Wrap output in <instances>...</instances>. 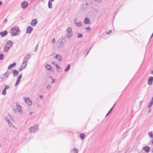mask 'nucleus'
<instances>
[{"instance_id": "obj_24", "label": "nucleus", "mask_w": 153, "mask_h": 153, "mask_svg": "<svg viewBox=\"0 0 153 153\" xmlns=\"http://www.w3.org/2000/svg\"><path fill=\"white\" fill-rule=\"evenodd\" d=\"M48 7L50 9L52 8V5L51 2H50V1H48Z\"/></svg>"}, {"instance_id": "obj_7", "label": "nucleus", "mask_w": 153, "mask_h": 153, "mask_svg": "<svg viewBox=\"0 0 153 153\" xmlns=\"http://www.w3.org/2000/svg\"><path fill=\"white\" fill-rule=\"evenodd\" d=\"M16 110L21 115H23V111L22 109V108L21 106L18 105L16 104Z\"/></svg>"}, {"instance_id": "obj_63", "label": "nucleus", "mask_w": 153, "mask_h": 153, "mask_svg": "<svg viewBox=\"0 0 153 153\" xmlns=\"http://www.w3.org/2000/svg\"><path fill=\"white\" fill-rule=\"evenodd\" d=\"M150 112V111L149 110V112Z\"/></svg>"}, {"instance_id": "obj_57", "label": "nucleus", "mask_w": 153, "mask_h": 153, "mask_svg": "<svg viewBox=\"0 0 153 153\" xmlns=\"http://www.w3.org/2000/svg\"><path fill=\"white\" fill-rule=\"evenodd\" d=\"M39 97H40L41 98H42V95H40L39 96Z\"/></svg>"}, {"instance_id": "obj_32", "label": "nucleus", "mask_w": 153, "mask_h": 153, "mask_svg": "<svg viewBox=\"0 0 153 153\" xmlns=\"http://www.w3.org/2000/svg\"><path fill=\"white\" fill-rule=\"evenodd\" d=\"M4 57V55L3 54H0V60H1L3 59Z\"/></svg>"}, {"instance_id": "obj_39", "label": "nucleus", "mask_w": 153, "mask_h": 153, "mask_svg": "<svg viewBox=\"0 0 153 153\" xmlns=\"http://www.w3.org/2000/svg\"><path fill=\"white\" fill-rule=\"evenodd\" d=\"M24 68H23V67L22 66H21L19 68V70L20 71H21L22 70H23Z\"/></svg>"}, {"instance_id": "obj_14", "label": "nucleus", "mask_w": 153, "mask_h": 153, "mask_svg": "<svg viewBox=\"0 0 153 153\" xmlns=\"http://www.w3.org/2000/svg\"><path fill=\"white\" fill-rule=\"evenodd\" d=\"M76 19H75L74 20V23L75 25L78 27H80L82 26V23L81 22H77L76 21Z\"/></svg>"}, {"instance_id": "obj_13", "label": "nucleus", "mask_w": 153, "mask_h": 153, "mask_svg": "<svg viewBox=\"0 0 153 153\" xmlns=\"http://www.w3.org/2000/svg\"><path fill=\"white\" fill-rule=\"evenodd\" d=\"M59 44V46L60 47H63L64 45V43L62 39H60L58 41Z\"/></svg>"}, {"instance_id": "obj_51", "label": "nucleus", "mask_w": 153, "mask_h": 153, "mask_svg": "<svg viewBox=\"0 0 153 153\" xmlns=\"http://www.w3.org/2000/svg\"><path fill=\"white\" fill-rule=\"evenodd\" d=\"M110 112L108 111V113L106 114V117L108 115L110 114Z\"/></svg>"}, {"instance_id": "obj_31", "label": "nucleus", "mask_w": 153, "mask_h": 153, "mask_svg": "<svg viewBox=\"0 0 153 153\" xmlns=\"http://www.w3.org/2000/svg\"><path fill=\"white\" fill-rule=\"evenodd\" d=\"M22 77V74H21L19 75V76L18 77L17 79L19 80L20 81V79Z\"/></svg>"}, {"instance_id": "obj_52", "label": "nucleus", "mask_w": 153, "mask_h": 153, "mask_svg": "<svg viewBox=\"0 0 153 153\" xmlns=\"http://www.w3.org/2000/svg\"><path fill=\"white\" fill-rule=\"evenodd\" d=\"M33 113H33V112L32 111V112H30V113L29 114H30V115H31L32 114H33Z\"/></svg>"}, {"instance_id": "obj_12", "label": "nucleus", "mask_w": 153, "mask_h": 153, "mask_svg": "<svg viewBox=\"0 0 153 153\" xmlns=\"http://www.w3.org/2000/svg\"><path fill=\"white\" fill-rule=\"evenodd\" d=\"M33 29V28L30 26H28L26 30V33H30L32 32Z\"/></svg>"}, {"instance_id": "obj_2", "label": "nucleus", "mask_w": 153, "mask_h": 153, "mask_svg": "<svg viewBox=\"0 0 153 153\" xmlns=\"http://www.w3.org/2000/svg\"><path fill=\"white\" fill-rule=\"evenodd\" d=\"M12 46V42L11 41H8L7 42L6 45L4 46V51L7 52Z\"/></svg>"}, {"instance_id": "obj_50", "label": "nucleus", "mask_w": 153, "mask_h": 153, "mask_svg": "<svg viewBox=\"0 0 153 153\" xmlns=\"http://www.w3.org/2000/svg\"><path fill=\"white\" fill-rule=\"evenodd\" d=\"M115 105V104L110 109V110H113V108L114 107Z\"/></svg>"}, {"instance_id": "obj_9", "label": "nucleus", "mask_w": 153, "mask_h": 153, "mask_svg": "<svg viewBox=\"0 0 153 153\" xmlns=\"http://www.w3.org/2000/svg\"><path fill=\"white\" fill-rule=\"evenodd\" d=\"M28 5V3L26 1H24L21 4V5L22 8L24 9L26 8Z\"/></svg>"}, {"instance_id": "obj_6", "label": "nucleus", "mask_w": 153, "mask_h": 153, "mask_svg": "<svg viewBox=\"0 0 153 153\" xmlns=\"http://www.w3.org/2000/svg\"><path fill=\"white\" fill-rule=\"evenodd\" d=\"M23 99L27 105L30 106L31 105L32 101L29 98L24 97Z\"/></svg>"}, {"instance_id": "obj_16", "label": "nucleus", "mask_w": 153, "mask_h": 153, "mask_svg": "<svg viewBox=\"0 0 153 153\" xmlns=\"http://www.w3.org/2000/svg\"><path fill=\"white\" fill-rule=\"evenodd\" d=\"M45 68L46 70H51V71H53V68H51V66L50 65L48 64H47L45 66Z\"/></svg>"}, {"instance_id": "obj_19", "label": "nucleus", "mask_w": 153, "mask_h": 153, "mask_svg": "<svg viewBox=\"0 0 153 153\" xmlns=\"http://www.w3.org/2000/svg\"><path fill=\"white\" fill-rule=\"evenodd\" d=\"M143 149L146 152V153H148L150 151V147L148 146H146L144 147L143 148Z\"/></svg>"}, {"instance_id": "obj_20", "label": "nucleus", "mask_w": 153, "mask_h": 153, "mask_svg": "<svg viewBox=\"0 0 153 153\" xmlns=\"http://www.w3.org/2000/svg\"><path fill=\"white\" fill-rule=\"evenodd\" d=\"M16 62H14L12 64H10L8 67V69H10L12 68L13 67L16 66Z\"/></svg>"}, {"instance_id": "obj_58", "label": "nucleus", "mask_w": 153, "mask_h": 153, "mask_svg": "<svg viewBox=\"0 0 153 153\" xmlns=\"http://www.w3.org/2000/svg\"><path fill=\"white\" fill-rule=\"evenodd\" d=\"M54 0H49V1H50V2H52Z\"/></svg>"}, {"instance_id": "obj_8", "label": "nucleus", "mask_w": 153, "mask_h": 153, "mask_svg": "<svg viewBox=\"0 0 153 153\" xmlns=\"http://www.w3.org/2000/svg\"><path fill=\"white\" fill-rule=\"evenodd\" d=\"M12 72V71L7 70L6 72L2 74L1 78L4 79V78L7 77Z\"/></svg>"}, {"instance_id": "obj_44", "label": "nucleus", "mask_w": 153, "mask_h": 153, "mask_svg": "<svg viewBox=\"0 0 153 153\" xmlns=\"http://www.w3.org/2000/svg\"><path fill=\"white\" fill-rule=\"evenodd\" d=\"M111 32V30H109L108 32H106V33L108 34H110Z\"/></svg>"}, {"instance_id": "obj_22", "label": "nucleus", "mask_w": 153, "mask_h": 153, "mask_svg": "<svg viewBox=\"0 0 153 153\" xmlns=\"http://www.w3.org/2000/svg\"><path fill=\"white\" fill-rule=\"evenodd\" d=\"M77 149L75 148L71 151V153H77Z\"/></svg>"}, {"instance_id": "obj_43", "label": "nucleus", "mask_w": 153, "mask_h": 153, "mask_svg": "<svg viewBox=\"0 0 153 153\" xmlns=\"http://www.w3.org/2000/svg\"><path fill=\"white\" fill-rule=\"evenodd\" d=\"M152 104H151V103H149V104L148 105V108H150L151 107V106H152Z\"/></svg>"}, {"instance_id": "obj_40", "label": "nucleus", "mask_w": 153, "mask_h": 153, "mask_svg": "<svg viewBox=\"0 0 153 153\" xmlns=\"http://www.w3.org/2000/svg\"><path fill=\"white\" fill-rule=\"evenodd\" d=\"M85 28L87 30H89L91 29V28L90 27L88 26L87 27H86Z\"/></svg>"}, {"instance_id": "obj_41", "label": "nucleus", "mask_w": 153, "mask_h": 153, "mask_svg": "<svg viewBox=\"0 0 153 153\" xmlns=\"http://www.w3.org/2000/svg\"><path fill=\"white\" fill-rule=\"evenodd\" d=\"M150 103H151V104L153 105V97H152V100Z\"/></svg>"}, {"instance_id": "obj_4", "label": "nucleus", "mask_w": 153, "mask_h": 153, "mask_svg": "<svg viewBox=\"0 0 153 153\" xmlns=\"http://www.w3.org/2000/svg\"><path fill=\"white\" fill-rule=\"evenodd\" d=\"M4 120L8 123L9 126L14 128V126L12 122L9 120V118L7 116H5L4 118Z\"/></svg>"}, {"instance_id": "obj_11", "label": "nucleus", "mask_w": 153, "mask_h": 153, "mask_svg": "<svg viewBox=\"0 0 153 153\" xmlns=\"http://www.w3.org/2000/svg\"><path fill=\"white\" fill-rule=\"evenodd\" d=\"M153 81V77L150 76L148 78V84L149 85H151Z\"/></svg>"}, {"instance_id": "obj_35", "label": "nucleus", "mask_w": 153, "mask_h": 153, "mask_svg": "<svg viewBox=\"0 0 153 153\" xmlns=\"http://www.w3.org/2000/svg\"><path fill=\"white\" fill-rule=\"evenodd\" d=\"M82 36H83L82 35L81 33L79 34H78V38H81L82 37Z\"/></svg>"}, {"instance_id": "obj_60", "label": "nucleus", "mask_w": 153, "mask_h": 153, "mask_svg": "<svg viewBox=\"0 0 153 153\" xmlns=\"http://www.w3.org/2000/svg\"><path fill=\"white\" fill-rule=\"evenodd\" d=\"M152 143H153V138L152 140Z\"/></svg>"}, {"instance_id": "obj_33", "label": "nucleus", "mask_w": 153, "mask_h": 153, "mask_svg": "<svg viewBox=\"0 0 153 153\" xmlns=\"http://www.w3.org/2000/svg\"><path fill=\"white\" fill-rule=\"evenodd\" d=\"M95 2L98 3H101L102 2V0H94Z\"/></svg>"}, {"instance_id": "obj_10", "label": "nucleus", "mask_w": 153, "mask_h": 153, "mask_svg": "<svg viewBox=\"0 0 153 153\" xmlns=\"http://www.w3.org/2000/svg\"><path fill=\"white\" fill-rule=\"evenodd\" d=\"M38 21L36 19H33L30 23V25L33 26H35L37 24Z\"/></svg>"}, {"instance_id": "obj_42", "label": "nucleus", "mask_w": 153, "mask_h": 153, "mask_svg": "<svg viewBox=\"0 0 153 153\" xmlns=\"http://www.w3.org/2000/svg\"><path fill=\"white\" fill-rule=\"evenodd\" d=\"M47 88L48 89H51V86L50 85H48L47 86Z\"/></svg>"}, {"instance_id": "obj_53", "label": "nucleus", "mask_w": 153, "mask_h": 153, "mask_svg": "<svg viewBox=\"0 0 153 153\" xmlns=\"http://www.w3.org/2000/svg\"><path fill=\"white\" fill-rule=\"evenodd\" d=\"M153 36V34L152 33V35H151V36L150 37V39L152 38V37Z\"/></svg>"}, {"instance_id": "obj_61", "label": "nucleus", "mask_w": 153, "mask_h": 153, "mask_svg": "<svg viewBox=\"0 0 153 153\" xmlns=\"http://www.w3.org/2000/svg\"><path fill=\"white\" fill-rule=\"evenodd\" d=\"M112 111V110H110L109 111V112H110L111 113V111Z\"/></svg>"}, {"instance_id": "obj_5", "label": "nucleus", "mask_w": 153, "mask_h": 153, "mask_svg": "<svg viewBox=\"0 0 153 153\" xmlns=\"http://www.w3.org/2000/svg\"><path fill=\"white\" fill-rule=\"evenodd\" d=\"M38 127L36 124L34 125L33 126L30 127L29 129V131L30 132H33L37 130Z\"/></svg>"}, {"instance_id": "obj_18", "label": "nucleus", "mask_w": 153, "mask_h": 153, "mask_svg": "<svg viewBox=\"0 0 153 153\" xmlns=\"http://www.w3.org/2000/svg\"><path fill=\"white\" fill-rule=\"evenodd\" d=\"M7 33V31L5 30L2 32H1L0 33V35H1L2 37H4L6 36Z\"/></svg>"}, {"instance_id": "obj_34", "label": "nucleus", "mask_w": 153, "mask_h": 153, "mask_svg": "<svg viewBox=\"0 0 153 153\" xmlns=\"http://www.w3.org/2000/svg\"><path fill=\"white\" fill-rule=\"evenodd\" d=\"M20 82V81L19 80L17 79L16 82L15 84V86H16Z\"/></svg>"}, {"instance_id": "obj_21", "label": "nucleus", "mask_w": 153, "mask_h": 153, "mask_svg": "<svg viewBox=\"0 0 153 153\" xmlns=\"http://www.w3.org/2000/svg\"><path fill=\"white\" fill-rule=\"evenodd\" d=\"M84 23L86 24H89L90 23V21L88 18H85L84 20Z\"/></svg>"}, {"instance_id": "obj_46", "label": "nucleus", "mask_w": 153, "mask_h": 153, "mask_svg": "<svg viewBox=\"0 0 153 153\" xmlns=\"http://www.w3.org/2000/svg\"><path fill=\"white\" fill-rule=\"evenodd\" d=\"M7 21V19H4V21L3 22V23L6 22Z\"/></svg>"}, {"instance_id": "obj_25", "label": "nucleus", "mask_w": 153, "mask_h": 153, "mask_svg": "<svg viewBox=\"0 0 153 153\" xmlns=\"http://www.w3.org/2000/svg\"><path fill=\"white\" fill-rule=\"evenodd\" d=\"M70 68V64L68 65L67 66H66V68L65 69V72L68 71L69 70Z\"/></svg>"}, {"instance_id": "obj_27", "label": "nucleus", "mask_w": 153, "mask_h": 153, "mask_svg": "<svg viewBox=\"0 0 153 153\" xmlns=\"http://www.w3.org/2000/svg\"><path fill=\"white\" fill-rule=\"evenodd\" d=\"M85 135L84 134L82 133L80 134V136L82 140H83L85 137Z\"/></svg>"}, {"instance_id": "obj_36", "label": "nucleus", "mask_w": 153, "mask_h": 153, "mask_svg": "<svg viewBox=\"0 0 153 153\" xmlns=\"http://www.w3.org/2000/svg\"><path fill=\"white\" fill-rule=\"evenodd\" d=\"M9 88V87L8 85H6L4 87V89L6 90V89H8Z\"/></svg>"}, {"instance_id": "obj_29", "label": "nucleus", "mask_w": 153, "mask_h": 153, "mask_svg": "<svg viewBox=\"0 0 153 153\" xmlns=\"http://www.w3.org/2000/svg\"><path fill=\"white\" fill-rule=\"evenodd\" d=\"M57 59L59 61H61L62 60V57L59 54Z\"/></svg>"}, {"instance_id": "obj_56", "label": "nucleus", "mask_w": 153, "mask_h": 153, "mask_svg": "<svg viewBox=\"0 0 153 153\" xmlns=\"http://www.w3.org/2000/svg\"><path fill=\"white\" fill-rule=\"evenodd\" d=\"M2 3L1 1H0V6L2 4Z\"/></svg>"}, {"instance_id": "obj_30", "label": "nucleus", "mask_w": 153, "mask_h": 153, "mask_svg": "<svg viewBox=\"0 0 153 153\" xmlns=\"http://www.w3.org/2000/svg\"><path fill=\"white\" fill-rule=\"evenodd\" d=\"M6 94V90L4 89L3 90L2 92V94L3 95H5Z\"/></svg>"}, {"instance_id": "obj_38", "label": "nucleus", "mask_w": 153, "mask_h": 153, "mask_svg": "<svg viewBox=\"0 0 153 153\" xmlns=\"http://www.w3.org/2000/svg\"><path fill=\"white\" fill-rule=\"evenodd\" d=\"M56 67L57 70H58L60 68V67L59 66V65H56Z\"/></svg>"}, {"instance_id": "obj_48", "label": "nucleus", "mask_w": 153, "mask_h": 153, "mask_svg": "<svg viewBox=\"0 0 153 153\" xmlns=\"http://www.w3.org/2000/svg\"><path fill=\"white\" fill-rule=\"evenodd\" d=\"M58 55L59 54L56 55L54 57V58L57 59V58H58Z\"/></svg>"}, {"instance_id": "obj_23", "label": "nucleus", "mask_w": 153, "mask_h": 153, "mask_svg": "<svg viewBox=\"0 0 153 153\" xmlns=\"http://www.w3.org/2000/svg\"><path fill=\"white\" fill-rule=\"evenodd\" d=\"M27 62L23 61L21 66L25 68L27 65Z\"/></svg>"}, {"instance_id": "obj_15", "label": "nucleus", "mask_w": 153, "mask_h": 153, "mask_svg": "<svg viewBox=\"0 0 153 153\" xmlns=\"http://www.w3.org/2000/svg\"><path fill=\"white\" fill-rule=\"evenodd\" d=\"M30 57V54H27L26 55L23 59V61L27 62Z\"/></svg>"}, {"instance_id": "obj_1", "label": "nucleus", "mask_w": 153, "mask_h": 153, "mask_svg": "<svg viewBox=\"0 0 153 153\" xmlns=\"http://www.w3.org/2000/svg\"><path fill=\"white\" fill-rule=\"evenodd\" d=\"M19 33L20 30L18 27H14L11 30V33L12 36H17Z\"/></svg>"}, {"instance_id": "obj_49", "label": "nucleus", "mask_w": 153, "mask_h": 153, "mask_svg": "<svg viewBox=\"0 0 153 153\" xmlns=\"http://www.w3.org/2000/svg\"><path fill=\"white\" fill-rule=\"evenodd\" d=\"M13 110L14 113H16V110L15 108L13 109Z\"/></svg>"}, {"instance_id": "obj_37", "label": "nucleus", "mask_w": 153, "mask_h": 153, "mask_svg": "<svg viewBox=\"0 0 153 153\" xmlns=\"http://www.w3.org/2000/svg\"><path fill=\"white\" fill-rule=\"evenodd\" d=\"M38 44L37 45V46L35 47V50H34V51H35V52H36L38 49Z\"/></svg>"}, {"instance_id": "obj_26", "label": "nucleus", "mask_w": 153, "mask_h": 153, "mask_svg": "<svg viewBox=\"0 0 153 153\" xmlns=\"http://www.w3.org/2000/svg\"><path fill=\"white\" fill-rule=\"evenodd\" d=\"M8 117L11 120H13V116L9 114H8Z\"/></svg>"}, {"instance_id": "obj_45", "label": "nucleus", "mask_w": 153, "mask_h": 153, "mask_svg": "<svg viewBox=\"0 0 153 153\" xmlns=\"http://www.w3.org/2000/svg\"><path fill=\"white\" fill-rule=\"evenodd\" d=\"M91 47L89 48V50L87 52L86 55V56H87L88 54V53H89L90 51V50L91 49Z\"/></svg>"}, {"instance_id": "obj_28", "label": "nucleus", "mask_w": 153, "mask_h": 153, "mask_svg": "<svg viewBox=\"0 0 153 153\" xmlns=\"http://www.w3.org/2000/svg\"><path fill=\"white\" fill-rule=\"evenodd\" d=\"M148 134L150 137L153 138V134L152 131H149L148 133Z\"/></svg>"}, {"instance_id": "obj_62", "label": "nucleus", "mask_w": 153, "mask_h": 153, "mask_svg": "<svg viewBox=\"0 0 153 153\" xmlns=\"http://www.w3.org/2000/svg\"><path fill=\"white\" fill-rule=\"evenodd\" d=\"M2 146V145L0 143V147H1Z\"/></svg>"}, {"instance_id": "obj_3", "label": "nucleus", "mask_w": 153, "mask_h": 153, "mask_svg": "<svg viewBox=\"0 0 153 153\" xmlns=\"http://www.w3.org/2000/svg\"><path fill=\"white\" fill-rule=\"evenodd\" d=\"M73 32L72 29L70 27H67L66 30V36L69 39L73 36Z\"/></svg>"}, {"instance_id": "obj_47", "label": "nucleus", "mask_w": 153, "mask_h": 153, "mask_svg": "<svg viewBox=\"0 0 153 153\" xmlns=\"http://www.w3.org/2000/svg\"><path fill=\"white\" fill-rule=\"evenodd\" d=\"M55 38H54L52 39V42L53 43H54L55 42Z\"/></svg>"}, {"instance_id": "obj_64", "label": "nucleus", "mask_w": 153, "mask_h": 153, "mask_svg": "<svg viewBox=\"0 0 153 153\" xmlns=\"http://www.w3.org/2000/svg\"><path fill=\"white\" fill-rule=\"evenodd\" d=\"M152 152L153 153V150L152 151Z\"/></svg>"}, {"instance_id": "obj_59", "label": "nucleus", "mask_w": 153, "mask_h": 153, "mask_svg": "<svg viewBox=\"0 0 153 153\" xmlns=\"http://www.w3.org/2000/svg\"><path fill=\"white\" fill-rule=\"evenodd\" d=\"M151 73L152 74H153V70H152L151 72Z\"/></svg>"}, {"instance_id": "obj_17", "label": "nucleus", "mask_w": 153, "mask_h": 153, "mask_svg": "<svg viewBox=\"0 0 153 153\" xmlns=\"http://www.w3.org/2000/svg\"><path fill=\"white\" fill-rule=\"evenodd\" d=\"M12 73L13 76H16L18 75L19 73L17 70L16 69H14L12 71Z\"/></svg>"}, {"instance_id": "obj_54", "label": "nucleus", "mask_w": 153, "mask_h": 153, "mask_svg": "<svg viewBox=\"0 0 153 153\" xmlns=\"http://www.w3.org/2000/svg\"><path fill=\"white\" fill-rule=\"evenodd\" d=\"M54 80H55V79H52V83H53L54 82Z\"/></svg>"}, {"instance_id": "obj_55", "label": "nucleus", "mask_w": 153, "mask_h": 153, "mask_svg": "<svg viewBox=\"0 0 153 153\" xmlns=\"http://www.w3.org/2000/svg\"><path fill=\"white\" fill-rule=\"evenodd\" d=\"M55 62L54 61H53L52 62V63L53 64H54L55 63Z\"/></svg>"}]
</instances>
